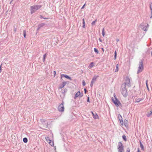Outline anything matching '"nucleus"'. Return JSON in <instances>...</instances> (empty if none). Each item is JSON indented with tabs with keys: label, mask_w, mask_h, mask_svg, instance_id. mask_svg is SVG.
<instances>
[{
	"label": "nucleus",
	"mask_w": 152,
	"mask_h": 152,
	"mask_svg": "<svg viewBox=\"0 0 152 152\" xmlns=\"http://www.w3.org/2000/svg\"><path fill=\"white\" fill-rule=\"evenodd\" d=\"M68 81H64L62 82V84H60V86L59 88H62L66 85L68 83Z\"/></svg>",
	"instance_id": "obj_10"
},
{
	"label": "nucleus",
	"mask_w": 152,
	"mask_h": 152,
	"mask_svg": "<svg viewBox=\"0 0 152 152\" xmlns=\"http://www.w3.org/2000/svg\"><path fill=\"white\" fill-rule=\"evenodd\" d=\"M41 7V5L39 4L34 5L33 6H31V14H32L35 12L37 10L40 8Z\"/></svg>",
	"instance_id": "obj_2"
},
{
	"label": "nucleus",
	"mask_w": 152,
	"mask_h": 152,
	"mask_svg": "<svg viewBox=\"0 0 152 152\" xmlns=\"http://www.w3.org/2000/svg\"><path fill=\"white\" fill-rule=\"evenodd\" d=\"M23 141L25 143H27L28 142V139L27 138L24 137L23 139Z\"/></svg>",
	"instance_id": "obj_23"
},
{
	"label": "nucleus",
	"mask_w": 152,
	"mask_h": 152,
	"mask_svg": "<svg viewBox=\"0 0 152 152\" xmlns=\"http://www.w3.org/2000/svg\"><path fill=\"white\" fill-rule=\"evenodd\" d=\"M126 82H125L123 84H125L126 85H126H127L128 87H130L131 86V85L130 84V79L129 78H127L126 79Z\"/></svg>",
	"instance_id": "obj_9"
},
{
	"label": "nucleus",
	"mask_w": 152,
	"mask_h": 152,
	"mask_svg": "<svg viewBox=\"0 0 152 152\" xmlns=\"http://www.w3.org/2000/svg\"><path fill=\"white\" fill-rule=\"evenodd\" d=\"M94 51L96 53V54H98L99 53V51H98V50L96 48H94Z\"/></svg>",
	"instance_id": "obj_27"
},
{
	"label": "nucleus",
	"mask_w": 152,
	"mask_h": 152,
	"mask_svg": "<svg viewBox=\"0 0 152 152\" xmlns=\"http://www.w3.org/2000/svg\"><path fill=\"white\" fill-rule=\"evenodd\" d=\"M143 61L141 60L140 61L139 64L138 70L137 72V74L142 72L143 69Z\"/></svg>",
	"instance_id": "obj_4"
},
{
	"label": "nucleus",
	"mask_w": 152,
	"mask_h": 152,
	"mask_svg": "<svg viewBox=\"0 0 152 152\" xmlns=\"http://www.w3.org/2000/svg\"><path fill=\"white\" fill-rule=\"evenodd\" d=\"M45 23H41L38 25V28H37V30H39L41 27H43L45 25Z\"/></svg>",
	"instance_id": "obj_12"
},
{
	"label": "nucleus",
	"mask_w": 152,
	"mask_h": 152,
	"mask_svg": "<svg viewBox=\"0 0 152 152\" xmlns=\"http://www.w3.org/2000/svg\"><path fill=\"white\" fill-rule=\"evenodd\" d=\"M82 20H83V26L82 27L83 28H85V22L84 19L83 18V19Z\"/></svg>",
	"instance_id": "obj_22"
},
{
	"label": "nucleus",
	"mask_w": 152,
	"mask_h": 152,
	"mask_svg": "<svg viewBox=\"0 0 152 152\" xmlns=\"http://www.w3.org/2000/svg\"><path fill=\"white\" fill-rule=\"evenodd\" d=\"M152 115V110L148 112L146 114V115L147 117H149L151 115Z\"/></svg>",
	"instance_id": "obj_18"
},
{
	"label": "nucleus",
	"mask_w": 152,
	"mask_h": 152,
	"mask_svg": "<svg viewBox=\"0 0 152 152\" xmlns=\"http://www.w3.org/2000/svg\"><path fill=\"white\" fill-rule=\"evenodd\" d=\"M14 32L15 33L16 32V31L17 30V28H15V26H14Z\"/></svg>",
	"instance_id": "obj_41"
},
{
	"label": "nucleus",
	"mask_w": 152,
	"mask_h": 152,
	"mask_svg": "<svg viewBox=\"0 0 152 152\" xmlns=\"http://www.w3.org/2000/svg\"><path fill=\"white\" fill-rule=\"evenodd\" d=\"M148 80H146V87L147 88V89L148 90V91H149V87H148Z\"/></svg>",
	"instance_id": "obj_21"
},
{
	"label": "nucleus",
	"mask_w": 152,
	"mask_h": 152,
	"mask_svg": "<svg viewBox=\"0 0 152 152\" xmlns=\"http://www.w3.org/2000/svg\"><path fill=\"white\" fill-rule=\"evenodd\" d=\"M114 96L115 97V99H114V98L113 97L112 98V100L114 104L117 107L119 106L120 105H121V104L116 98L115 94L114 95Z\"/></svg>",
	"instance_id": "obj_3"
},
{
	"label": "nucleus",
	"mask_w": 152,
	"mask_h": 152,
	"mask_svg": "<svg viewBox=\"0 0 152 152\" xmlns=\"http://www.w3.org/2000/svg\"><path fill=\"white\" fill-rule=\"evenodd\" d=\"M104 28H103L102 30V34L103 36H104L105 34Z\"/></svg>",
	"instance_id": "obj_29"
},
{
	"label": "nucleus",
	"mask_w": 152,
	"mask_h": 152,
	"mask_svg": "<svg viewBox=\"0 0 152 152\" xmlns=\"http://www.w3.org/2000/svg\"><path fill=\"white\" fill-rule=\"evenodd\" d=\"M40 121L44 127H47L48 124L46 121V120L42 119H41Z\"/></svg>",
	"instance_id": "obj_7"
},
{
	"label": "nucleus",
	"mask_w": 152,
	"mask_h": 152,
	"mask_svg": "<svg viewBox=\"0 0 152 152\" xmlns=\"http://www.w3.org/2000/svg\"><path fill=\"white\" fill-rule=\"evenodd\" d=\"M12 1H11L10 2V4H11V3H12Z\"/></svg>",
	"instance_id": "obj_54"
},
{
	"label": "nucleus",
	"mask_w": 152,
	"mask_h": 152,
	"mask_svg": "<svg viewBox=\"0 0 152 152\" xmlns=\"http://www.w3.org/2000/svg\"><path fill=\"white\" fill-rule=\"evenodd\" d=\"M151 7H152V4H151Z\"/></svg>",
	"instance_id": "obj_55"
},
{
	"label": "nucleus",
	"mask_w": 152,
	"mask_h": 152,
	"mask_svg": "<svg viewBox=\"0 0 152 152\" xmlns=\"http://www.w3.org/2000/svg\"><path fill=\"white\" fill-rule=\"evenodd\" d=\"M91 113L92 114L93 118L95 119L98 118V116L97 113L94 114L92 111L91 112Z\"/></svg>",
	"instance_id": "obj_13"
},
{
	"label": "nucleus",
	"mask_w": 152,
	"mask_h": 152,
	"mask_svg": "<svg viewBox=\"0 0 152 152\" xmlns=\"http://www.w3.org/2000/svg\"><path fill=\"white\" fill-rule=\"evenodd\" d=\"M140 145L141 150L143 151L144 150V146H143L142 144V143L140 141Z\"/></svg>",
	"instance_id": "obj_19"
},
{
	"label": "nucleus",
	"mask_w": 152,
	"mask_h": 152,
	"mask_svg": "<svg viewBox=\"0 0 152 152\" xmlns=\"http://www.w3.org/2000/svg\"><path fill=\"white\" fill-rule=\"evenodd\" d=\"M116 40L117 42H118L119 41V39L118 38H116Z\"/></svg>",
	"instance_id": "obj_46"
},
{
	"label": "nucleus",
	"mask_w": 152,
	"mask_h": 152,
	"mask_svg": "<svg viewBox=\"0 0 152 152\" xmlns=\"http://www.w3.org/2000/svg\"><path fill=\"white\" fill-rule=\"evenodd\" d=\"M125 84H122L121 87V92L123 96L126 97L128 95L126 89V88Z\"/></svg>",
	"instance_id": "obj_1"
},
{
	"label": "nucleus",
	"mask_w": 152,
	"mask_h": 152,
	"mask_svg": "<svg viewBox=\"0 0 152 152\" xmlns=\"http://www.w3.org/2000/svg\"><path fill=\"white\" fill-rule=\"evenodd\" d=\"M47 55V53H46L43 56V61L44 62H45V58Z\"/></svg>",
	"instance_id": "obj_20"
},
{
	"label": "nucleus",
	"mask_w": 152,
	"mask_h": 152,
	"mask_svg": "<svg viewBox=\"0 0 152 152\" xmlns=\"http://www.w3.org/2000/svg\"><path fill=\"white\" fill-rule=\"evenodd\" d=\"M141 100H142V99H136L135 102H139Z\"/></svg>",
	"instance_id": "obj_32"
},
{
	"label": "nucleus",
	"mask_w": 152,
	"mask_h": 152,
	"mask_svg": "<svg viewBox=\"0 0 152 152\" xmlns=\"http://www.w3.org/2000/svg\"><path fill=\"white\" fill-rule=\"evenodd\" d=\"M2 65V64H1L0 66V72H1V66Z\"/></svg>",
	"instance_id": "obj_47"
},
{
	"label": "nucleus",
	"mask_w": 152,
	"mask_h": 152,
	"mask_svg": "<svg viewBox=\"0 0 152 152\" xmlns=\"http://www.w3.org/2000/svg\"><path fill=\"white\" fill-rule=\"evenodd\" d=\"M118 119L119 121L120 120H121L122 119V116L121 115L119 114V115H118Z\"/></svg>",
	"instance_id": "obj_28"
},
{
	"label": "nucleus",
	"mask_w": 152,
	"mask_h": 152,
	"mask_svg": "<svg viewBox=\"0 0 152 152\" xmlns=\"http://www.w3.org/2000/svg\"><path fill=\"white\" fill-rule=\"evenodd\" d=\"M40 18H44L46 19H49V18H44L43 17V16L42 15H40Z\"/></svg>",
	"instance_id": "obj_31"
},
{
	"label": "nucleus",
	"mask_w": 152,
	"mask_h": 152,
	"mask_svg": "<svg viewBox=\"0 0 152 152\" xmlns=\"http://www.w3.org/2000/svg\"><path fill=\"white\" fill-rule=\"evenodd\" d=\"M149 25L148 24H147V26H144L142 30L144 31H146L147 30V28H148L149 27Z\"/></svg>",
	"instance_id": "obj_17"
},
{
	"label": "nucleus",
	"mask_w": 152,
	"mask_h": 152,
	"mask_svg": "<svg viewBox=\"0 0 152 152\" xmlns=\"http://www.w3.org/2000/svg\"><path fill=\"white\" fill-rule=\"evenodd\" d=\"M120 122L121 124V125H123L124 124V121H123V120H120Z\"/></svg>",
	"instance_id": "obj_37"
},
{
	"label": "nucleus",
	"mask_w": 152,
	"mask_h": 152,
	"mask_svg": "<svg viewBox=\"0 0 152 152\" xmlns=\"http://www.w3.org/2000/svg\"><path fill=\"white\" fill-rule=\"evenodd\" d=\"M84 90V93H85V94H86V93L87 92V90L86 89V88H85Z\"/></svg>",
	"instance_id": "obj_44"
},
{
	"label": "nucleus",
	"mask_w": 152,
	"mask_h": 152,
	"mask_svg": "<svg viewBox=\"0 0 152 152\" xmlns=\"http://www.w3.org/2000/svg\"><path fill=\"white\" fill-rule=\"evenodd\" d=\"M94 66V63L93 62H91L90 63L89 66V68H91V67H93V66Z\"/></svg>",
	"instance_id": "obj_24"
},
{
	"label": "nucleus",
	"mask_w": 152,
	"mask_h": 152,
	"mask_svg": "<svg viewBox=\"0 0 152 152\" xmlns=\"http://www.w3.org/2000/svg\"><path fill=\"white\" fill-rule=\"evenodd\" d=\"M80 95V91H78L75 94V96L74 97V99H75L77 97L79 96Z\"/></svg>",
	"instance_id": "obj_16"
},
{
	"label": "nucleus",
	"mask_w": 152,
	"mask_h": 152,
	"mask_svg": "<svg viewBox=\"0 0 152 152\" xmlns=\"http://www.w3.org/2000/svg\"><path fill=\"white\" fill-rule=\"evenodd\" d=\"M53 72H54V76L55 77V75H56V72L55 71H53Z\"/></svg>",
	"instance_id": "obj_45"
},
{
	"label": "nucleus",
	"mask_w": 152,
	"mask_h": 152,
	"mask_svg": "<svg viewBox=\"0 0 152 152\" xmlns=\"http://www.w3.org/2000/svg\"><path fill=\"white\" fill-rule=\"evenodd\" d=\"M124 124L125 126L126 127H127L128 126V121L125 119L124 120Z\"/></svg>",
	"instance_id": "obj_15"
},
{
	"label": "nucleus",
	"mask_w": 152,
	"mask_h": 152,
	"mask_svg": "<svg viewBox=\"0 0 152 152\" xmlns=\"http://www.w3.org/2000/svg\"><path fill=\"white\" fill-rule=\"evenodd\" d=\"M23 36L24 38H25L26 36V31L25 30H23Z\"/></svg>",
	"instance_id": "obj_30"
},
{
	"label": "nucleus",
	"mask_w": 152,
	"mask_h": 152,
	"mask_svg": "<svg viewBox=\"0 0 152 152\" xmlns=\"http://www.w3.org/2000/svg\"><path fill=\"white\" fill-rule=\"evenodd\" d=\"M151 4H152V3L151 4L150 6V9L151 10V16H150V18H152V7H151Z\"/></svg>",
	"instance_id": "obj_25"
},
{
	"label": "nucleus",
	"mask_w": 152,
	"mask_h": 152,
	"mask_svg": "<svg viewBox=\"0 0 152 152\" xmlns=\"http://www.w3.org/2000/svg\"><path fill=\"white\" fill-rule=\"evenodd\" d=\"M130 149L129 148H128L127 149V150L126 151V152H130Z\"/></svg>",
	"instance_id": "obj_39"
},
{
	"label": "nucleus",
	"mask_w": 152,
	"mask_h": 152,
	"mask_svg": "<svg viewBox=\"0 0 152 152\" xmlns=\"http://www.w3.org/2000/svg\"><path fill=\"white\" fill-rule=\"evenodd\" d=\"M117 148L119 152H124V146L121 142L118 143Z\"/></svg>",
	"instance_id": "obj_5"
},
{
	"label": "nucleus",
	"mask_w": 152,
	"mask_h": 152,
	"mask_svg": "<svg viewBox=\"0 0 152 152\" xmlns=\"http://www.w3.org/2000/svg\"><path fill=\"white\" fill-rule=\"evenodd\" d=\"M99 40L101 42H102V40L100 38H99Z\"/></svg>",
	"instance_id": "obj_51"
},
{
	"label": "nucleus",
	"mask_w": 152,
	"mask_h": 152,
	"mask_svg": "<svg viewBox=\"0 0 152 152\" xmlns=\"http://www.w3.org/2000/svg\"><path fill=\"white\" fill-rule=\"evenodd\" d=\"M151 55L152 56V50L151 53Z\"/></svg>",
	"instance_id": "obj_53"
},
{
	"label": "nucleus",
	"mask_w": 152,
	"mask_h": 152,
	"mask_svg": "<svg viewBox=\"0 0 152 152\" xmlns=\"http://www.w3.org/2000/svg\"><path fill=\"white\" fill-rule=\"evenodd\" d=\"M120 122L121 124V125H123L124 124V121H123V120H120Z\"/></svg>",
	"instance_id": "obj_36"
},
{
	"label": "nucleus",
	"mask_w": 152,
	"mask_h": 152,
	"mask_svg": "<svg viewBox=\"0 0 152 152\" xmlns=\"http://www.w3.org/2000/svg\"><path fill=\"white\" fill-rule=\"evenodd\" d=\"M96 20L93 21L91 23L92 25V26L94 25L95 24V22H96Z\"/></svg>",
	"instance_id": "obj_35"
},
{
	"label": "nucleus",
	"mask_w": 152,
	"mask_h": 152,
	"mask_svg": "<svg viewBox=\"0 0 152 152\" xmlns=\"http://www.w3.org/2000/svg\"><path fill=\"white\" fill-rule=\"evenodd\" d=\"M102 50L103 52L104 51V50L103 48H102Z\"/></svg>",
	"instance_id": "obj_52"
},
{
	"label": "nucleus",
	"mask_w": 152,
	"mask_h": 152,
	"mask_svg": "<svg viewBox=\"0 0 152 152\" xmlns=\"http://www.w3.org/2000/svg\"><path fill=\"white\" fill-rule=\"evenodd\" d=\"M87 102H90L89 97L88 96L87 98Z\"/></svg>",
	"instance_id": "obj_42"
},
{
	"label": "nucleus",
	"mask_w": 152,
	"mask_h": 152,
	"mask_svg": "<svg viewBox=\"0 0 152 152\" xmlns=\"http://www.w3.org/2000/svg\"><path fill=\"white\" fill-rule=\"evenodd\" d=\"M63 103V102H62L58 107V110L60 112H62L64 111V107Z\"/></svg>",
	"instance_id": "obj_6"
},
{
	"label": "nucleus",
	"mask_w": 152,
	"mask_h": 152,
	"mask_svg": "<svg viewBox=\"0 0 152 152\" xmlns=\"http://www.w3.org/2000/svg\"><path fill=\"white\" fill-rule=\"evenodd\" d=\"M114 54L115 55H117V52L116 50L114 52Z\"/></svg>",
	"instance_id": "obj_48"
},
{
	"label": "nucleus",
	"mask_w": 152,
	"mask_h": 152,
	"mask_svg": "<svg viewBox=\"0 0 152 152\" xmlns=\"http://www.w3.org/2000/svg\"><path fill=\"white\" fill-rule=\"evenodd\" d=\"M98 76H96V75H95L94 76V77H93L92 79V80L91 82H93V83H94L95 82L96 79L97 78V77H98Z\"/></svg>",
	"instance_id": "obj_14"
},
{
	"label": "nucleus",
	"mask_w": 152,
	"mask_h": 152,
	"mask_svg": "<svg viewBox=\"0 0 152 152\" xmlns=\"http://www.w3.org/2000/svg\"><path fill=\"white\" fill-rule=\"evenodd\" d=\"M46 141L48 142L50 145L53 146L54 145L53 142L50 140V138L49 137H45Z\"/></svg>",
	"instance_id": "obj_8"
},
{
	"label": "nucleus",
	"mask_w": 152,
	"mask_h": 152,
	"mask_svg": "<svg viewBox=\"0 0 152 152\" xmlns=\"http://www.w3.org/2000/svg\"><path fill=\"white\" fill-rule=\"evenodd\" d=\"M83 96V93H82V94H81L80 93V95L79 96L80 97H82V96Z\"/></svg>",
	"instance_id": "obj_43"
},
{
	"label": "nucleus",
	"mask_w": 152,
	"mask_h": 152,
	"mask_svg": "<svg viewBox=\"0 0 152 152\" xmlns=\"http://www.w3.org/2000/svg\"><path fill=\"white\" fill-rule=\"evenodd\" d=\"M63 77H64L66 78L69 79L71 80H72L71 78L67 75L64 74H61V79H62Z\"/></svg>",
	"instance_id": "obj_11"
},
{
	"label": "nucleus",
	"mask_w": 152,
	"mask_h": 152,
	"mask_svg": "<svg viewBox=\"0 0 152 152\" xmlns=\"http://www.w3.org/2000/svg\"><path fill=\"white\" fill-rule=\"evenodd\" d=\"M67 91V89L66 88H65L64 90L62 91V93L63 94H65Z\"/></svg>",
	"instance_id": "obj_33"
},
{
	"label": "nucleus",
	"mask_w": 152,
	"mask_h": 152,
	"mask_svg": "<svg viewBox=\"0 0 152 152\" xmlns=\"http://www.w3.org/2000/svg\"><path fill=\"white\" fill-rule=\"evenodd\" d=\"M85 4H84L83 6V7H82V8H81V9H83V8H84V6H85Z\"/></svg>",
	"instance_id": "obj_50"
},
{
	"label": "nucleus",
	"mask_w": 152,
	"mask_h": 152,
	"mask_svg": "<svg viewBox=\"0 0 152 152\" xmlns=\"http://www.w3.org/2000/svg\"><path fill=\"white\" fill-rule=\"evenodd\" d=\"M117 55H114V59L115 60L116 58Z\"/></svg>",
	"instance_id": "obj_49"
},
{
	"label": "nucleus",
	"mask_w": 152,
	"mask_h": 152,
	"mask_svg": "<svg viewBox=\"0 0 152 152\" xmlns=\"http://www.w3.org/2000/svg\"><path fill=\"white\" fill-rule=\"evenodd\" d=\"M94 83H93V82H91V84H90V86L91 88L92 87V86H93Z\"/></svg>",
	"instance_id": "obj_40"
},
{
	"label": "nucleus",
	"mask_w": 152,
	"mask_h": 152,
	"mask_svg": "<svg viewBox=\"0 0 152 152\" xmlns=\"http://www.w3.org/2000/svg\"><path fill=\"white\" fill-rule=\"evenodd\" d=\"M82 84L83 86H85L86 85V83L85 82V81L84 80H83L82 81Z\"/></svg>",
	"instance_id": "obj_38"
},
{
	"label": "nucleus",
	"mask_w": 152,
	"mask_h": 152,
	"mask_svg": "<svg viewBox=\"0 0 152 152\" xmlns=\"http://www.w3.org/2000/svg\"><path fill=\"white\" fill-rule=\"evenodd\" d=\"M118 64H117L116 65V69H115V72H117L118 71Z\"/></svg>",
	"instance_id": "obj_34"
},
{
	"label": "nucleus",
	"mask_w": 152,
	"mask_h": 152,
	"mask_svg": "<svg viewBox=\"0 0 152 152\" xmlns=\"http://www.w3.org/2000/svg\"><path fill=\"white\" fill-rule=\"evenodd\" d=\"M123 139L124 140V141H126L127 140L126 137L125 135H124L122 136Z\"/></svg>",
	"instance_id": "obj_26"
}]
</instances>
